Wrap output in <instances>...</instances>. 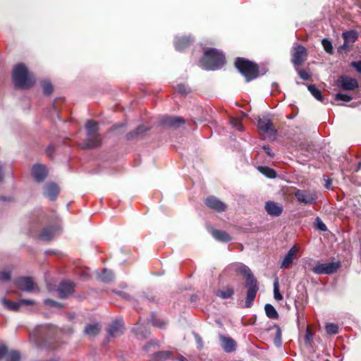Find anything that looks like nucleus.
<instances>
[{
	"instance_id": "1",
	"label": "nucleus",
	"mask_w": 361,
	"mask_h": 361,
	"mask_svg": "<svg viewBox=\"0 0 361 361\" xmlns=\"http://www.w3.org/2000/svg\"><path fill=\"white\" fill-rule=\"evenodd\" d=\"M235 271L238 274H241L246 278L245 286L247 288V291L245 299V307L249 308L252 305L257 293L259 290L257 280L253 276L250 268L246 265H239L236 268Z\"/></svg>"
},
{
	"instance_id": "2",
	"label": "nucleus",
	"mask_w": 361,
	"mask_h": 361,
	"mask_svg": "<svg viewBox=\"0 0 361 361\" xmlns=\"http://www.w3.org/2000/svg\"><path fill=\"white\" fill-rule=\"evenodd\" d=\"M13 80L16 87L27 89L35 82V78L23 63L17 64L13 70Z\"/></svg>"
},
{
	"instance_id": "3",
	"label": "nucleus",
	"mask_w": 361,
	"mask_h": 361,
	"mask_svg": "<svg viewBox=\"0 0 361 361\" xmlns=\"http://www.w3.org/2000/svg\"><path fill=\"white\" fill-rule=\"evenodd\" d=\"M225 63V57L222 52L216 49H210L204 52L200 64L206 70H215Z\"/></svg>"
},
{
	"instance_id": "4",
	"label": "nucleus",
	"mask_w": 361,
	"mask_h": 361,
	"mask_svg": "<svg viewBox=\"0 0 361 361\" xmlns=\"http://www.w3.org/2000/svg\"><path fill=\"white\" fill-rule=\"evenodd\" d=\"M235 66L238 71L245 77L247 82H250L258 77V66L248 60L243 58H238Z\"/></svg>"
},
{
	"instance_id": "5",
	"label": "nucleus",
	"mask_w": 361,
	"mask_h": 361,
	"mask_svg": "<svg viewBox=\"0 0 361 361\" xmlns=\"http://www.w3.org/2000/svg\"><path fill=\"white\" fill-rule=\"evenodd\" d=\"M257 128L261 135L264 137L272 140L275 139L276 130L274 129L270 119L259 118L257 121Z\"/></svg>"
},
{
	"instance_id": "6",
	"label": "nucleus",
	"mask_w": 361,
	"mask_h": 361,
	"mask_svg": "<svg viewBox=\"0 0 361 361\" xmlns=\"http://www.w3.org/2000/svg\"><path fill=\"white\" fill-rule=\"evenodd\" d=\"M339 267V262L317 263L312 270L316 274H331L335 273Z\"/></svg>"
},
{
	"instance_id": "7",
	"label": "nucleus",
	"mask_w": 361,
	"mask_h": 361,
	"mask_svg": "<svg viewBox=\"0 0 361 361\" xmlns=\"http://www.w3.org/2000/svg\"><path fill=\"white\" fill-rule=\"evenodd\" d=\"M295 196L298 201L305 204H314L318 197L317 192L314 191L301 190H298L295 192Z\"/></svg>"
},
{
	"instance_id": "8",
	"label": "nucleus",
	"mask_w": 361,
	"mask_h": 361,
	"mask_svg": "<svg viewBox=\"0 0 361 361\" xmlns=\"http://www.w3.org/2000/svg\"><path fill=\"white\" fill-rule=\"evenodd\" d=\"M16 284L18 289L28 293L37 288L32 279L28 276L19 278L16 280Z\"/></svg>"
},
{
	"instance_id": "9",
	"label": "nucleus",
	"mask_w": 361,
	"mask_h": 361,
	"mask_svg": "<svg viewBox=\"0 0 361 361\" xmlns=\"http://www.w3.org/2000/svg\"><path fill=\"white\" fill-rule=\"evenodd\" d=\"M161 125L170 128H177L185 123V120L180 116H165L160 121Z\"/></svg>"
},
{
	"instance_id": "10",
	"label": "nucleus",
	"mask_w": 361,
	"mask_h": 361,
	"mask_svg": "<svg viewBox=\"0 0 361 361\" xmlns=\"http://www.w3.org/2000/svg\"><path fill=\"white\" fill-rule=\"evenodd\" d=\"M48 174V170L44 165L36 164L32 166V175L37 182H42Z\"/></svg>"
},
{
	"instance_id": "11",
	"label": "nucleus",
	"mask_w": 361,
	"mask_h": 361,
	"mask_svg": "<svg viewBox=\"0 0 361 361\" xmlns=\"http://www.w3.org/2000/svg\"><path fill=\"white\" fill-rule=\"evenodd\" d=\"M107 333L111 337H117L123 333V323L121 319L113 321L107 329Z\"/></svg>"
},
{
	"instance_id": "12",
	"label": "nucleus",
	"mask_w": 361,
	"mask_h": 361,
	"mask_svg": "<svg viewBox=\"0 0 361 361\" xmlns=\"http://www.w3.org/2000/svg\"><path fill=\"white\" fill-rule=\"evenodd\" d=\"M307 50L302 45H298L294 48V51L293 54L292 62L295 66L301 65L306 56Z\"/></svg>"
},
{
	"instance_id": "13",
	"label": "nucleus",
	"mask_w": 361,
	"mask_h": 361,
	"mask_svg": "<svg viewBox=\"0 0 361 361\" xmlns=\"http://www.w3.org/2000/svg\"><path fill=\"white\" fill-rule=\"evenodd\" d=\"M342 36L344 39V43L340 47V49H348L356 41L358 37V34L357 31L352 30L343 32Z\"/></svg>"
},
{
	"instance_id": "14",
	"label": "nucleus",
	"mask_w": 361,
	"mask_h": 361,
	"mask_svg": "<svg viewBox=\"0 0 361 361\" xmlns=\"http://www.w3.org/2000/svg\"><path fill=\"white\" fill-rule=\"evenodd\" d=\"M87 136V139L82 144V149H91L101 145L102 138L99 134L96 133Z\"/></svg>"
},
{
	"instance_id": "15",
	"label": "nucleus",
	"mask_w": 361,
	"mask_h": 361,
	"mask_svg": "<svg viewBox=\"0 0 361 361\" xmlns=\"http://www.w3.org/2000/svg\"><path fill=\"white\" fill-rule=\"evenodd\" d=\"M205 204L210 209L219 212H224L226 209V205L214 196L208 197L205 200Z\"/></svg>"
},
{
	"instance_id": "16",
	"label": "nucleus",
	"mask_w": 361,
	"mask_h": 361,
	"mask_svg": "<svg viewBox=\"0 0 361 361\" xmlns=\"http://www.w3.org/2000/svg\"><path fill=\"white\" fill-rule=\"evenodd\" d=\"M338 81L341 87L344 90H353L358 87V82L355 78L348 76H341Z\"/></svg>"
},
{
	"instance_id": "17",
	"label": "nucleus",
	"mask_w": 361,
	"mask_h": 361,
	"mask_svg": "<svg viewBox=\"0 0 361 361\" xmlns=\"http://www.w3.org/2000/svg\"><path fill=\"white\" fill-rule=\"evenodd\" d=\"M219 339L221 348L226 353H232L235 350L236 343L233 338L220 335Z\"/></svg>"
},
{
	"instance_id": "18",
	"label": "nucleus",
	"mask_w": 361,
	"mask_h": 361,
	"mask_svg": "<svg viewBox=\"0 0 361 361\" xmlns=\"http://www.w3.org/2000/svg\"><path fill=\"white\" fill-rule=\"evenodd\" d=\"M74 290V285L71 282H61L58 288V293L61 298H66Z\"/></svg>"
},
{
	"instance_id": "19",
	"label": "nucleus",
	"mask_w": 361,
	"mask_h": 361,
	"mask_svg": "<svg viewBox=\"0 0 361 361\" xmlns=\"http://www.w3.org/2000/svg\"><path fill=\"white\" fill-rule=\"evenodd\" d=\"M265 210L270 216H279L283 212V207L280 204L270 201L266 203Z\"/></svg>"
},
{
	"instance_id": "20",
	"label": "nucleus",
	"mask_w": 361,
	"mask_h": 361,
	"mask_svg": "<svg viewBox=\"0 0 361 361\" xmlns=\"http://www.w3.org/2000/svg\"><path fill=\"white\" fill-rule=\"evenodd\" d=\"M149 130V128L140 126L135 130L128 133L126 135V138L128 140H135L142 137L145 133Z\"/></svg>"
},
{
	"instance_id": "21",
	"label": "nucleus",
	"mask_w": 361,
	"mask_h": 361,
	"mask_svg": "<svg viewBox=\"0 0 361 361\" xmlns=\"http://www.w3.org/2000/svg\"><path fill=\"white\" fill-rule=\"evenodd\" d=\"M43 193L46 197L54 200L58 195L59 187L55 183L47 184L44 188Z\"/></svg>"
},
{
	"instance_id": "22",
	"label": "nucleus",
	"mask_w": 361,
	"mask_h": 361,
	"mask_svg": "<svg viewBox=\"0 0 361 361\" xmlns=\"http://www.w3.org/2000/svg\"><path fill=\"white\" fill-rule=\"evenodd\" d=\"M192 42L193 39L190 37H176L174 42V44L176 49L178 51H180L188 47Z\"/></svg>"
},
{
	"instance_id": "23",
	"label": "nucleus",
	"mask_w": 361,
	"mask_h": 361,
	"mask_svg": "<svg viewBox=\"0 0 361 361\" xmlns=\"http://www.w3.org/2000/svg\"><path fill=\"white\" fill-rule=\"evenodd\" d=\"M56 228L54 226H49L44 228L40 233L39 238L43 241L51 240L56 235Z\"/></svg>"
},
{
	"instance_id": "24",
	"label": "nucleus",
	"mask_w": 361,
	"mask_h": 361,
	"mask_svg": "<svg viewBox=\"0 0 361 361\" xmlns=\"http://www.w3.org/2000/svg\"><path fill=\"white\" fill-rule=\"evenodd\" d=\"M296 251L297 250L295 247H293L288 250V253L285 255L283 260L281 264V269H286L289 267V266L293 262Z\"/></svg>"
},
{
	"instance_id": "25",
	"label": "nucleus",
	"mask_w": 361,
	"mask_h": 361,
	"mask_svg": "<svg viewBox=\"0 0 361 361\" xmlns=\"http://www.w3.org/2000/svg\"><path fill=\"white\" fill-rule=\"evenodd\" d=\"M212 234L213 237L219 241L226 243L231 240L229 234L226 231L214 229L212 231Z\"/></svg>"
},
{
	"instance_id": "26",
	"label": "nucleus",
	"mask_w": 361,
	"mask_h": 361,
	"mask_svg": "<svg viewBox=\"0 0 361 361\" xmlns=\"http://www.w3.org/2000/svg\"><path fill=\"white\" fill-rule=\"evenodd\" d=\"M101 330V327L98 323L87 324L85 328V334L89 336H95Z\"/></svg>"
},
{
	"instance_id": "27",
	"label": "nucleus",
	"mask_w": 361,
	"mask_h": 361,
	"mask_svg": "<svg viewBox=\"0 0 361 361\" xmlns=\"http://www.w3.org/2000/svg\"><path fill=\"white\" fill-rule=\"evenodd\" d=\"M272 329L276 330V336L274 339V343L276 347H281V330L279 325L273 324L268 329V331L271 330Z\"/></svg>"
},
{
	"instance_id": "28",
	"label": "nucleus",
	"mask_w": 361,
	"mask_h": 361,
	"mask_svg": "<svg viewBox=\"0 0 361 361\" xmlns=\"http://www.w3.org/2000/svg\"><path fill=\"white\" fill-rule=\"evenodd\" d=\"M234 293V290L232 287H226L225 289L219 290L216 295L222 299L231 298Z\"/></svg>"
},
{
	"instance_id": "29",
	"label": "nucleus",
	"mask_w": 361,
	"mask_h": 361,
	"mask_svg": "<svg viewBox=\"0 0 361 361\" xmlns=\"http://www.w3.org/2000/svg\"><path fill=\"white\" fill-rule=\"evenodd\" d=\"M99 279L104 282L109 283L114 279V274L111 271L104 269L102 273L97 274Z\"/></svg>"
},
{
	"instance_id": "30",
	"label": "nucleus",
	"mask_w": 361,
	"mask_h": 361,
	"mask_svg": "<svg viewBox=\"0 0 361 361\" xmlns=\"http://www.w3.org/2000/svg\"><path fill=\"white\" fill-rule=\"evenodd\" d=\"M85 128L87 130V135L96 134L98 131V123L93 120H89L86 123Z\"/></svg>"
},
{
	"instance_id": "31",
	"label": "nucleus",
	"mask_w": 361,
	"mask_h": 361,
	"mask_svg": "<svg viewBox=\"0 0 361 361\" xmlns=\"http://www.w3.org/2000/svg\"><path fill=\"white\" fill-rule=\"evenodd\" d=\"M2 304L8 310L12 311H18L20 309V303L19 301L13 302L7 300L5 298L1 299Z\"/></svg>"
},
{
	"instance_id": "32",
	"label": "nucleus",
	"mask_w": 361,
	"mask_h": 361,
	"mask_svg": "<svg viewBox=\"0 0 361 361\" xmlns=\"http://www.w3.org/2000/svg\"><path fill=\"white\" fill-rule=\"evenodd\" d=\"M264 311L266 315L272 319H276L279 317V314L274 307L270 304H266L264 306Z\"/></svg>"
},
{
	"instance_id": "33",
	"label": "nucleus",
	"mask_w": 361,
	"mask_h": 361,
	"mask_svg": "<svg viewBox=\"0 0 361 361\" xmlns=\"http://www.w3.org/2000/svg\"><path fill=\"white\" fill-rule=\"evenodd\" d=\"M307 89L315 99L320 102L323 101L322 92L314 85H309Z\"/></svg>"
},
{
	"instance_id": "34",
	"label": "nucleus",
	"mask_w": 361,
	"mask_h": 361,
	"mask_svg": "<svg viewBox=\"0 0 361 361\" xmlns=\"http://www.w3.org/2000/svg\"><path fill=\"white\" fill-rule=\"evenodd\" d=\"M258 171L269 178H274L276 176V171L268 166H259Z\"/></svg>"
},
{
	"instance_id": "35",
	"label": "nucleus",
	"mask_w": 361,
	"mask_h": 361,
	"mask_svg": "<svg viewBox=\"0 0 361 361\" xmlns=\"http://www.w3.org/2000/svg\"><path fill=\"white\" fill-rule=\"evenodd\" d=\"M6 357V361H20V355L18 351H11L10 353L6 352V355L3 357Z\"/></svg>"
},
{
	"instance_id": "36",
	"label": "nucleus",
	"mask_w": 361,
	"mask_h": 361,
	"mask_svg": "<svg viewBox=\"0 0 361 361\" xmlns=\"http://www.w3.org/2000/svg\"><path fill=\"white\" fill-rule=\"evenodd\" d=\"M171 355V352L169 350L159 351L154 354L155 361H163L169 358Z\"/></svg>"
},
{
	"instance_id": "37",
	"label": "nucleus",
	"mask_w": 361,
	"mask_h": 361,
	"mask_svg": "<svg viewBox=\"0 0 361 361\" xmlns=\"http://www.w3.org/2000/svg\"><path fill=\"white\" fill-rule=\"evenodd\" d=\"M325 330L327 334L335 335L338 332V326L334 323H329L326 324Z\"/></svg>"
},
{
	"instance_id": "38",
	"label": "nucleus",
	"mask_w": 361,
	"mask_h": 361,
	"mask_svg": "<svg viewBox=\"0 0 361 361\" xmlns=\"http://www.w3.org/2000/svg\"><path fill=\"white\" fill-rule=\"evenodd\" d=\"M322 44L323 46L324 49L330 54H332L334 52V49L332 44L330 40L326 38H324L322 40Z\"/></svg>"
},
{
	"instance_id": "39",
	"label": "nucleus",
	"mask_w": 361,
	"mask_h": 361,
	"mask_svg": "<svg viewBox=\"0 0 361 361\" xmlns=\"http://www.w3.org/2000/svg\"><path fill=\"white\" fill-rule=\"evenodd\" d=\"M274 299L277 301H281L283 300V295L279 292V281L276 279L274 283Z\"/></svg>"
},
{
	"instance_id": "40",
	"label": "nucleus",
	"mask_w": 361,
	"mask_h": 361,
	"mask_svg": "<svg viewBox=\"0 0 361 361\" xmlns=\"http://www.w3.org/2000/svg\"><path fill=\"white\" fill-rule=\"evenodd\" d=\"M41 85L43 89V92L45 94L49 95L52 92L53 87L51 83L49 81H42Z\"/></svg>"
},
{
	"instance_id": "41",
	"label": "nucleus",
	"mask_w": 361,
	"mask_h": 361,
	"mask_svg": "<svg viewBox=\"0 0 361 361\" xmlns=\"http://www.w3.org/2000/svg\"><path fill=\"white\" fill-rule=\"evenodd\" d=\"M335 99L336 101H342L344 102H349L353 99V98L351 96H350L348 94L338 93L335 96Z\"/></svg>"
},
{
	"instance_id": "42",
	"label": "nucleus",
	"mask_w": 361,
	"mask_h": 361,
	"mask_svg": "<svg viewBox=\"0 0 361 361\" xmlns=\"http://www.w3.org/2000/svg\"><path fill=\"white\" fill-rule=\"evenodd\" d=\"M315 228L321 231H326L327 227L319 217L315 219Z\"/></svg>"
},
{
	"instance_id": "43",
	"label": "nucleus",
	"mask_w": 361,
	"mask_h": 361,
	"mask_svg": "<svg viewBox=\"0 0 361 361\" xmlns=\"http://www.w3.org/2000/svg\"><path fill=\"white\" fill-rule=\"evenodd\" d=\"M11 279V271L0 270V281H8Z\"/></svg>"
},
{
	"instance_id": "44",
	"label": "nucleus",
	"mask_w": 361,
	"mask_h": 361,
	"mask_svg": "<svg viewBox=\"0 0 361 361\" xmlns=\"http://www.w3.org/2000/svg\"><path fill=\"white\" fill-rule=\"evenodd\" d=\"M44 304L48 307H54L56 308L63 307V305L61 303L54 301L51 299H46L44 300Z\"/></svg>"
},
{
	"instance_id": "45",
	"label": "nucleus",
	"mask_w": 361,
	"mask_h": 361,
	"mask_svg": "<svg viewBox=\"0 0 361 361\" xmlns=\"http://www.w3.org/2000/svg\"><path fill=\"white\" fill-rule=\"evenodd\" d=\"M231 123L234 128H235L238 130L242 131L243 130V124H242L240 120L236 119V118H232L231 120Z\"/></svg>"
},
{
	"instance_id": "46",
	"label": "nucleus",
	"mask_w": 361,
	"mask_h": 361,
	"mask_svg": "<svg viewBox=\"0 0 361 361\" xmlns=\"http://www.w3.org/2000/svg\"><path fill=\"white\" fill-rule=\"evenodd\" d=\"M178 92L182 94H187L190 92V89L183 84H179L176 87Z\"/></svg>"
},
{
	"instance_id": "47",
	"label": "nucleus",
	"mask_w": 361,
	"mask_h": 361,
	"mask_svg": "<svg viewBox=\"0 0 361 361\" xmlns=\"http://www.w3.org/2000/svg\"><path fill=\"white\" fill-rule=\"evenodd\" d=\"M312 338H313V334H312V332L310 331L309 328H307L306 334H305V343H310L312 341Z\"/></svg>"
},
{
	"instance_id": "48",
	"label": "nucleus",
	"mask_w": 361,
	"mask_h": 361,
	"mask_svg": "<svg viewBox=\"0 0 361 361\" xmlns=\"http://www.w3.org/2000/svg\"><path fill=\"white\" fill-rule=\"evenodd\" d=\"M142 326L140 325H137L136 327L133 329V331L137 336H141L142 337H146V334H144L142 332Z\"/></svg>"
},
{
	"instance_id": "49",
	"label": "nucleus",
	"mask_w": 361,
	"mask_h": 361,
	"mask_svg": "<svg viewBox=\"0 0 361 361\" xmlns=\"http://www.w3.org/2000/svg\"><path fill=\"white\" fill-rule=\"evenodd\" d=\"M20 303V307L23 305H32L35 304V301L32 300L23 299L19 300Z\"/></svg>"
},
{
	"instance_id": "50",
	"label": "nucleus",
	"mask_w": 361,
	"mask_h": 361,
	"mask_svg": "<svg viewBox=\"0 0 361 361\" xmlns=\"http://www.w3.org/2000/svg\"><path fill=\"white\" fill-rule=\"evenodd\" d=\"M351 66L355 68L357 72L361 73V60L358 61H353Z\"/></svg>"
},
{
	"instance_id": "51",
	"label": "nucleus",
	"mask_w": 361,
	"mask_h": 361,
	"mask_svg": "<svg viewBox=\"0 0 361 361\" xmlns=\"http://www.w3.org/2000/svg\"><path fill=\"white\" fill-rule=\"evenodd\" d=\"M298 74L300 77L303 80H308L310 77V75L303 70L300 71Z\"/></svg>"
},
{
	"instance_id": "52",
	"label": "nucleus",
	"mask_w": 361,
	"mask_h": 361,
	"mask_svg": "<svg viewBox=\"0 0 361 361\" xmlns=\"http://www.w3.org/2000/svg\"><path fill=\"white\" fill-rule=\"evenodd\" d=\"M195 338L198 345V348L202 349L203 347V341L202 338L198 334H195Z\"/></svg>"
},
{
	"instance_id": "53",
	"label": "nucleus",
	"mask_w": 361,
	"mask_h": 361,
	"mask_svg": "<svg viewBox=\"0 0 361 361\" xmlns=\"http://www.w3.org/2000/svg\"><path fill=\"white\" fill-rule=\"evenodd\" d=\"M7 352V348L4 345L0 346V359L3 357L4 355H6Z\"/></svg>"
},
{
	"instance_id": "54",
	"label": "nucleus",
	"mask_w": 361,
	"mask_h": 361,
	"mask_svg": "<svg viewBox=\"0 0 361 361\" xmlns=\"http://www.w3.org/2000/svg\"><path fill=\"white\" fill-rule=\"evenodd\" d=\"M152 323L154 326H157L159 327H163L165 326V323L164 322H159V321H152Z\"/></svg>"
},
{
	"instance_id": "55",
	"label": "nucleus",
	"mask_w": 361,
	"mask_h": 361,
	"mask_svg": "<svg viewBox=\"0 0 361 361\" xmlns=\"http://www.w3.org/2000/svg\"><path fill=\"white\" fill-rule=\"evenodd\" d=\"M47 154L48 156L51 157L53 152H54V147L52 146H49L47 148Z\"/></svg>"
},
{
	"instance_id": "56",
	"label": "nucleus",
	"mask_w": 361,
	"mask_h": 361,
	"mask_svg": "<svg viewBox=\"0 0 361 361\" xmlns=\"http://www.w3.org/2000/svg\"><path fill=\"white\" fill-rule=\"evenodd\" d=\"M264 149L265 150L266 153L270 156V157H273L274 156V154H272L270 151V148L269 146H264Z\"/></svg>"
},
{
	"instance_id": "57",
	"label": "nucleus",
	"mask_w": 361,
	"mask_h": 361,
	"mask_svg": "<svg viewBox=\"0 0 361 361\" xmlns=\"http://www.w3.org/2000/svg\"><path fill=\"white\" fill-rule=\"evenodd\" d=\"M331 180L329 179V180H326L325 187L327 189H329L331 188Z\"/></svg>"
},
{
	"instance_id": "58",
	"label": "nucleus",
	"mask_w": 361,
	"mask_h": 361,
	"mask_svg": "<svg viewBox=\"0 0 361 361\" xmlns=\"http://www.w3.org/2000/svg\"><path fill=\"white\" fill-rule=\"evenodd\" d=\"M361 170V162L357 164L356 169L354 170L355 172L358 173Z\"/></svg>"
},
{
	"instance_id": "59",
	"label": "nucleus",
	"mask_w": 361,
	"mask_h": 361,
	"mask_svg": "<svg viewBox=\"0 0 361 361\" xmlns=\"http://www.w3.org/2000/svg\"><path fill=\"white\" fill-rule=\"evenodd\" d=\"M149 345H145L144 347V350L147 351Z\"/></svg>"
},
{
	"instance_id": "60",
	"label": "nucleus",
	"mask_w": 361,
	"mask_h": 361,
	"mask_svg": "<svg viewBox=\"0 0 361 361\" xmlns=\"http://www.w3.org/2000/svg\"><path fill=\"white\" fill-rule=\"evenodd\" d=\"M124 126H125V123H121V124L120 125V126H121V127Z\"/></svg>"
},
{
	"instance_id": "61",
	"label": "nucleus",
	"mask_w": 361,
	"mask_h": 361,
	"mask_svg": "<svg viewBox=\"0 0 361 361\" xmlns=\"http://www.w3.org/2000/svg\"><path fill=\"white\" fill-rule=\"evenodd\" d=\"M49 361H57L56 360H51Z\"/></svg>"
},
{
	"instance_id": "62",
	"label": "nucleus",
	"mask_w": 361,
	"mask_h": 361,
	"mask_svg": "<svg viewBox=\"0 0 361 361\" xmlns=\"http://www.w3.org/2000/svg\"><path fill=\"white\" fill-rule=\"evenodd\" d=\"M180 361H185L184 359H180Z\"/></svg>"
}]
</instances>
